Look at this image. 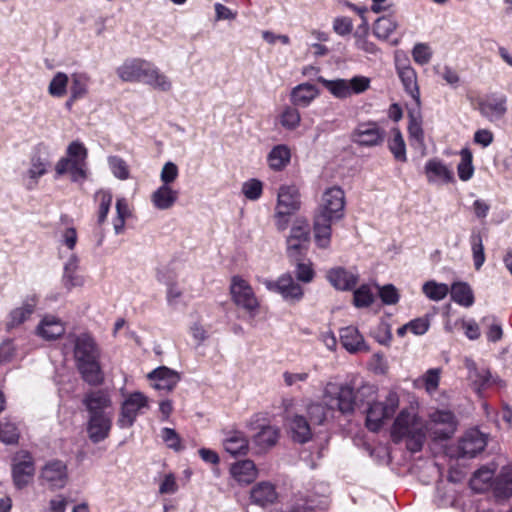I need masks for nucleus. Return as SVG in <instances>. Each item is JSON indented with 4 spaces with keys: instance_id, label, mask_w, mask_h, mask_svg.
<instances>
[{
    "instance_id": "f704fd0d",
    "label": "nucleus",
    "mask_w": 512,
    "mask_h": 512,
    "mask_svg": "<svg viewBox=\"0 0 512 512\" xmlns=\"http://www.w3.org/2000/svg\"><path fill=\"white\" fill-rule=\"evenodd\" d=\"M452 300L464 307H471L474 304V294L467 282H454L449 289Z\"/></svg>"
},
{
    "instance_id": "ddd939ff",
    "label": "nucleus",
    "mask_w": 512,
    "mask_h": 512,
    "mask_svg": "<svg viewBox=\"0 0 512 512\" xmlns=\"http://www.w3.org/2000/svg\"><path fill=\"white\" fill-rule=\"evenodd\" d=\"M67 155L73 158L70 166L71 180L78 182L86 179V170L84 168L85 160L88 155L86 147L80 141H73L67 147Z\"/></svg>"
},
{
    "instance_id": "338daca9",
    "label": "nucleus",
    "mask_w": 512,
    "mask_h": 512,
    "mask_svg": "<svg viewBox=\"0 0 512 512\" xmlns=\"http://www.w3.org/2000/svg\"><path fill=\"white\" fill-rule=\"evenodd\" d=\"M367 34L363 32V35L358 32L355 33V45L358 49L364 51L367 54L376 55L380 52V49L375 43L369 41L366 37Z\"/></svg>"
},
{
    "instance_id": "4be33fe9",
    "label": "nucleus",
    "mask_w": 512,
    "mask_h": 512,
    "mask_svg": "<svg viewBox=\"0 0 512 512\" xmlns=\"http://www.w3.org/2000/svg\"><path fill=\"white\" fill-rule=\"evenodd\" d=\"M277 497L275 486L270 482H259L250 491L251 502L261 507L273 504Z\"/></svg>"
},
{
    "instance_id": "0eeeda50",
    "label": "nucleus",
    "mask_w": 512,
    "mask_h": 512,
    "mask_svg": "<svg viewBox=\"0 0 512 512\" xmlns=\"http://www.w3.org/2000/svg\"><path fill=\"white\" fill-rule=\"evenodd\" d=\"M148 406V398L141 392L131 393L122 403L117 424L120 428L131 427L138 414Z\"/></svg>"
},
{
    "instance_id": "bf43d9fd",
    "label": "nucleus",
    "mask_w": 512,
    "mask_h": 512,
    "mask_svg": "<svg viewBox=\"0 0 512 512\" xmlns=\"http://www.w3.org/2000/svg\"><path fill=\"white\" fill-rule=\"evenodd\" d=\"M263 185L258 179L252 178L242 185V193L244 196L252 201L259 199L262 195Z\"/></svg>"
},
{
    "instance_id": "6e6552de",
    "label": "nucleus",
    "mask_w": 512,
    "mask_h": 512,
    "mask_svg": "<svg viewBox=\"0 0 512 512\" xmlns=\"http://www.w3.org/2000/svg\"><path fill=\"white\" fill-rule=\"evenodd\" d=\"M385 131L376 122L359 123L351 134V141L359 146L374 147L381 145Z\"/></svg>"
},
{
    "instance_id": "9d476101",
    "label": "nucleus",
    "mask_w": 512,
    "mask_h": 512,
    "mask_svg": "<svg viewBox=\"0 0 512 512\" xmlns=\"http://www.w3.org/2000/svg\"><path fill=\"white\" fill-rule=\"evenodd\" d=\"M21 460L12 465V478L18 490L25 488L35 474V464L28 451L21 452Z\"/></svg>"
},
{
    "instance_id": "5fc2aeb1",
    "label": "nucleus",
    "mask_w": 512,
    "mask_h": 512,
    "mask_svg": "<svg viewBox=\"0 0 512 512\" xmlns=\"http://www.w3.org/2000/svg\"><path fill=\"white\" fill-rule=\"evenodd\" d=\"M328 410L326 405L319 402L309 404L307 414L310 422L316 425H322L327 418Z\"/></svg>"
},
{
    "instance_id": "4c0bfd02",
    "label": "nucleus",
    "mask_w": 512,
    "mask_h": 512,
    "mask_svg": "<svg viewBox=\"0 0 512 512\" xmlns=\"http://www.w3.org/2000/svg\"><path fill=\"white\" fill-rule=\"evenodd\" d=\"M398 22L391 15L379 17L373 26V34L381 40H387L390 35L397 29Z\"/></svg>"
},
{
    "instance_id": "c03bdc74",
    "label": "nucleus",
    "mask_w": 512,
    "mask_h": 512,
    "mask_svg": "<svg viewBox=\"0 0 512 512\" xmlns=\"http://www.w3.org/2000/svg\"><path fill=\"white\" fill-rule=\"evenodd\" d=\"M461 160L457 166V173L462 181H468L474 174L473 156L468 148L460 152Z\"/></svg>"
},
{
    "instance_id": "c9c22d12",
    "label": "nucleus",
    "mask_w": 512,
    "mask_h": 512,
    "mask_svg": "<svg viewBox=\"0 0 512 512\" xmlns=\"http://www.w3.org/2000/svg\"><path fill=\"white\" fill-rule=\"evenodd\" d=\"M38 334L46 340H55L64 334V327L54 317H45L39 324Z\"/></svg>"
},
{
    "instance_id": "8fccbe9b",
    "label": "nucleus",
    "mask_w": 512,
    "mask_h": 512,
    "mask_svg": "<svg viewBox=\"0 0 512 512\" xmlns=\"http://www.w3.org/2000/svg\"><path fill=\"white\" fill-rule=\"evenodd\" d=\"M69 77L63 72H57L49 83L48 91L54 97H62L67 92Z\"/></svg>"
},
{
    "instance_id": "72a5a7b5",
    "label": "nucleus",
    "mask_w": 512,
    "mask_h": 512,
    "mask_svg": "<svg viewBox=\"0 0 512 512\" xmlns=\"http://www.w3.org/2000/svg\"><path fill=\"white\" fill-rule=\"evenodd\" d=\"M291 152L284 144L276 145L267 156L269 167L274 171L283 170L290 162Z\"/></svg>"
},
{
    "instance_id": "2eb2a0df",
    "label": "nucleus",
    "mask_w": 512,
    "mask_h": 512,
    "mask_svg": "<svg viewBox=\"0 0 512 512\" xmlns=\"http://www.w3.org/2000/svg\"><path fill=\"white\" fill-rule=\"evenodd\" d=\"M326 278L336 290L340 291L353 290L359 280L358 274L340 266L329 269L326 273Z\"/></svg>"
},
{
    "instance_id": "bb28decb",
    "label": "nucleus",
    "mask_w": 512,
    "mask_h": 512,
    "mask_svg": "<svg viewBox=\"0 0 512 512\" xmlns=\"http://www.w3.org/2000/svg\"><path fill=\"white\" fill-rule=\"evenodd\" d=\"M425 173L428 182L442 180L445 183H452L455 181L454 173L445 164L438 159H430L425 165Z\"/></svg>"
},
{
    "instance_id": "0e129e2a",
    "label": "nucleus",
    "mask_w": 512,
    "mask_h": 512,
    "mask_svg": "<svg viewBox=\"0 0 512 512\" xmlns=\"http://www.w3.org/2000/svg\"><path fill=\"white\" fill-rule=\"evenodd\" d=\"M412 56L419 65L428 64L432 58L430 47L425 43H417L412 50Z\"/></svg>"
},
{
    "instance_id": "f8f14e48",
    "label": "nucleus",
    "mask_w": 512,
    "mask_h": 512,
    "mask_svg": "<svg viewBox=\"0 0 512 512\" xmlns=\"http://www.w3.org/2000/svg\"><path fill=\"white\" fill-rule=\"evenodd\" d=\"M486 445L487 439L483 433L477 429L470 430L459 442L458 457L467 459L474 458L485 449Z\"/></svg>"
},
{
    "instance_id": "a18cd8bd",
    "label": "nucleus",
    "mask_w": 512,
    "mask_h": 512,
    "mask_svg": "<svg viewBox=\"0 0 512 512\" xmlns=\"http://www.w3.org/2000/svg\"><path fill=\"white\" fill-rule=\"evenodd\" d=\"M422 291L430 300L440 301L448 295L449 287L445 283L430 280L423 284Z\"/></svg>"
},
{
    "instance_id": "69168bd1",
    "label": "nucleus",
    "mask_w": 512,
    "mask_h": 512,
    "mask_svg": "<svg viewBox=\"0 0 512 512\" xmlns=\"http://www.w3.org/2000/svg\"><path fill=\"white\" fill-rule=\"evenodd\" d=\"M439 368H431L423 375V381L427 392L432 393L437 390L440 382Z\"/></svg>"
},
{
    "instance_id": "c756f323",
    "label": "nucleus",
    "mask_w": 512,
    "mask_h": 512,
    "mask_svg": "<svg viewBox=\"0 0 512 512\" xmlns=\"http://www.w3.org/2000/svg\"><path fill=\"white\" fill-rule=\"evenodd\" d=\"M355 389L350 384H342L337 388L336 400L338 410L342 414H352L357 408Z\"/></svg>"
},
{
    "instance_id": "6ab92c4d",
    "label": "nucleus",
    "mask_w": 512,
    "mask_h": 512,
    "mask_svg": "<svg viewBox=\"0 0 512 512\" xmlns=\"http://www.w3.org/2000/svg\"><path fill=\"white\" fill-rule=\"evenodd\" d=\"M478 110L482 116L489 120L500 119L507 111L506 97L490 96L487 99H480L478 101Z\"/></svg>"
},
{
    "instance_id": "6e6d98bb",
    "label": "nucleus",
    "mask_w": 512,
    "mask_h": 512,
    "mask_svg": "<svg viewBox=\"0 0 512 512\" xmlns=\"http://www.w3.org/2000/svg\"><path fill=\"white\" fill-rule=\"evenodd\" d=\"M353 302L357 308L369 307L374 302V296L368 285H361L354 290Z\"/></svg>"
},
{
    "instance_id": "7c9ffc66",
    "label": "nucleus",
    "mask_w": 512,
    "mask_h": 512,
    "mask_svg": "<svg viewBox=\"0 0 512 512\" xmlns=\"http://www.w3.org/2000/svg\"><path fill=\"white\" fill-rule=\"evenodd\" d=\"M79 267V259L72 254L64 265L62 283L64 287L71 290L74 287H80L84 284L83 276L77 273Z\"/></svg>"
},
{
    "instance_id": "f03ea898",
    "label": "nucleus",
    "mask_w": 512,
    "mask_h": 512,
    "mask_svg": "<svg viewBox=\"0 0 512 512\" xmlns=\"http://www.w3.org/2000/svg\"><path fill=\"white\" fill-rule=\"evenodd\" d=\"M426 427L423 421L407 409L401 410L396 417L391 436L395 443L406 439V448L411 453L420 452L426 442Z\"/></svg>"
},
{
    "instance_id": "680f3d73",
    "label": "nucleus",
    "mask_w": 512,
    "mask_h": 512,
    "mask_svg": "<svg viewBox=\"0 0 512 512\" xmlns=\"http://www.w3.org/2000/svg\"><path fill=\"white\" fill-rule=\"evenodd\" d=\"M280 123L286 129H295L300 123L299 111L296 108L287 107L280 116Z\"/></svg>"
},
{
    "instance_id": "5701e85b",
    "label": "nucleus",
    "mask_w": 512,
    "mask_h": 512,
    "mask_svg": "<svg viewBox=\"0 0 512 512\" xmlns=\"http://www.w3.org/2000/svg\"><path fill=\"white\" fill-rule=\"evenodd\" d=\"M301 207L300 193L295 185H283L279 188L277 208L297 212Z\"/></svg>"
},
{
    "instance_id": "423d86ee",
    "label": "nucleus",
    "mask_w": 512,
    "mask_h": 512,
    "mask_svg": "<svg viewBox=\"0 0 512 512\" xmlns=\"http://www.w3.org/2000/svg\"><path fill=\"white\" fill-rule=\"evenodd\" d=\"M345 194L338 186L328 188L322 196V203L316 214L330 216L338 221L344 217Z\"/></svg>"
},
{
    "instance_id": "79ce46f5",
    "label": "nucleus",
    "mask_w": 512,
    "mask_h": 512,
    "mask_svg": "<svg viewBox=\"0 0 512 512\" xmlns=\"http://www.w3.org/2000/svg\"><path fill=\"white\" fill-rule=\"evenodd\" d=\"M470 244L474 267L476 270H480L485 262L484 246L480 231H472L470 236Z\"/></svg>"
},
{
    "instance_id": "e433bc0d",
    "label": "nucleus",
    "mask_w": 512,
    "mask_h": 512,
    "mask_svg": "<svg viewBox=\"0 0 512 512\" xmlns=\"http://www.w3.org/2000/svg\"><path fill=\"white\" fill-rule=\"evenodd\" d=\"M317 95V89L314 85L303 83L291 92V100L293 104L300 106H307Z\"/></svg>"
},
{
    "instance_id": "cd10ccee",
    "label": "nucleus",
    "mask_w": 512,
    "mask_h": 512,
    "mask_svg": "<svg viewBox=\"0 0 512 512\" xmlns=\"http://www.w3.org/2000/svg\"><path fill=\"white\" fill-rule=\"evenodd\" d=\"M493 493L497 499L506 500L512 496V469L503 467L493 480Z\"/></svg>"
},
{
    "instance_id": "4d7b16f0",
    "label": "nucleus",
    "mask_w": 512,
    "mask_h": 512,
    "mask_svg": "<svg viewBox=\"0 0 512 512\" xmlns=\"http://www.w3.org/2000/svg\"><path fill=\"white\" fill-rule=\"evenodd\" d=\"M181 380V374L176 370L162 365V391H172Z\"/></svg>"
},
{
    "instance_id": "c85d7f7f",
    "label": "nucleus",
    "mask_w": 512,
    "mask_h": 512,
    "mask_svg": "<svg viewBox=\"0 0 512 512\" xmlns=\"http://www.w3.org/2000/svg\"><path fill=\"white\" fill-rule=\"evenodd\" d=\"M494 473V469L482 466L473 473L469 481L470 488L476 493H484L493 488Z\"/></svg>"
},
{
    "instance_id": "ea45409f",
    "label": "nucleus",
    "mask_w": 512,
    "mask_h": 512,
    "mask_svg": "<svg viewBox=\"0 0 512 512\" xmlns=\"http://www.w3.org/2000/svg\"><path fill=\"white\" fill-rule=\"evenodd\" d=\"M318 82L336 98L345 99L350 96L349 83L345 79L327 80L319 77Z\"/></svg>"
},
{
    "instance_id": "20e7f679",
    "label": "nucleus",
    "mask_w": 512,
    "mask_h": 512,
    "mask_svg": "<svg viewBox=\"0 0 512 512\" xmlns=\"http://www.w3.org/2000/svg\"><path fill=\"white\" fill-rule=\"evenodd\" d=\"M398 406L399 396L394 391L388 393L384 402L369 403L366 410V427L372 432H377L382 427L384 420L395 414Z\"/></svg>"
},
{
    "instance_id": "603ef678",
    "label": "nucleus",
    "mask_w": 512,
    "mask_h": 512,
    "mask_svg": "<svg viewBox=\"0 0 512 512\" xmlns=\"http://www.w3.org/2000/svg\"><path fill=\"white\" fill-rule=\"evenodd\" d=\"M287 255L291 260H304L310 242L302 243V241H291L290 238H287Z\"/></svg>"
},
{
    "instance_id": "a211bd4d",
    "label": "nucleus",
    "mask_w": 512,
    "mask_h": 512,
    "mask_svg": "<svg viewBox=\"0 0 512 512\" xmlns=\"http://www.w3.org/2000/svg\"><path fill=\"white\" fill-rule=\"evenodd\" d=\"M432 421L435 423V428L433 429L435 438L446 440L454 434L456 426L452 412L436 411L432 415Z\"/></svg>"
},
{
    "instance_id": "49530a36",
    "label": "nucleus",
    "mask_w": 512,
    "mask_h": 512,
    "mask_svg": "<svg viewBox=\"0 0 512 512\" xmlns=\"http://www.w3.org/2000/svg\"><path fill=\"white\" fill-rule=\"evenodd\" d=\"M408 117V133L411 141H415L421 147H424V131L420 114L415 115L413 112H409Z\"/></svg>"
},
{
    "instance_id": "a19ab883",
    "label": "nucleus",
    "mask_w": 512,
    "mask_h": 512,
    "mask_svg": "<svg viewBox=\"0 0 512 512\" xmlns=\"http://www.w3.org/2000/svg\"><path fill=\"white\" fill-rule=\"evenodd\" d=\"M20 431L17 425L5 418L0 421V441L6 445L18 444Z\"/></svg>"
},
{
    "instance_id": "a878e982",
    "label": "nucleus",
    "mask_w": 512,
    "mask_h": 512,
    "mask_svg": "<svg viewBox=\"0 0 512 512\" xmlns=\"http://www.w3.org/2000/svg\"><path fill=\"white\" fill-rule=\"evenodd\" d=\"M289 428L294 442L304 444L312 439L310 424L302 415H293L289 421Z\"/></svg>"
},
{
    "instance_id": "052dcab7",
    "label": "nucleus",
    "mask_w": 512,
    "mask_h": 512,
    "mask_svg": "<svg viewBox=\"0 0 512 512\" xmlns=\"http://www.w3.org/2000/svg\"><path fill=\"white\" fill-rule=\"evenodd\" d=\"M379 297L385 305H395L399 302L400 295L397 288L393 284H386L384 286H378Z\"/></svg>"
},
{
    "instance_id": "f3484780",
    "label": "nucleus",
    "mask_w": 512,
    "mask_h": 512,
    "mask_svg": "<svg viewBox=\"0 0 512 512\" xmlns=\"http://www.w3.org/2000/svg\"><path fill=\"white\" fill-rule=\"evenodd\" d=\"M396 70L405 92L412 97L419 107L421 100L416 71L409 64H401L398 61L396 62Z\"/></svg>"
},
{
    "instance_id": "4468645a",
    "label": "nucleus",
    "mask_w": 512,
    "mask_h": 512,
    "mask_svg": "<svg viewBox=\"0 0 512 512\" xmlns=\"http://www.w3.org/2000/svg\"><path fill=\"white\" fill-rule=\"evenodd\" d=\"M83 405L89 415H108L112 407V401L107 391L99 389L87 393L83 398Z\"/></svg>"
},
{
    "instance_id": "7ed1b4c3",
    "label": "nucleus",
    "mask_w": 512,
    "mask_h": 512,
    "mask_svg": "<svg viewBox=\"0 0 512 512\" xmlns=\"http://www.w3.org/2000/svg\"><path fill=\"white\" fill-rule=\"evenodd\" d=\"M116 72L124 82H143L155 86L159 84L157 69L142 59H128L117 68Z\"/></svg>"
},
{
    "instance_id": "393cba45",
    "label": "nucleus",
    "mask_w": 512,
    "mask_h": 512,
    "mask_svg": "<svg viewBox=\"0 0 512 512\" xmlns=\"http://www.w3.org/2000/svg\"><path fill=\"white\" fill-rule=\"evenodd\" d=\"M231 475L240 484H250L257 477V468L250 459H245L234 463L230 468Z\"/></svg>"
},
{
    "instance_id": "13d9d810",
    "label": "nucleus",
    "mask_w": 512,
    "mask_h": 512,
    "mask_svg": "<svg viewBox=\"0 0 512 512\" xmlns=\"http://www.w3.org/2000/svg\"><path fill=\"white\" fill-rule=\"evenodd\" d=\"M287 238H290L291 241H302V243L310 242V229L307 221H297L291 230L290 234Z\"/></svg>"
},
{
    "instance_id": "9b49d317",
    "label": "nucleus",
    "mask_w": 512,
    "mask_h": 512,
    "mask_svg": "<svg viewBox=\"0 0 512 512\" xmlns=\"http://www.w3.org/2000/svg\"><path fill=\"white\" fill-rule=\"evenodd\" d=\"M230 291L234 302L246 310L252 311L258 307L257 299L251 286L239 276L232 278Z\"/></svg>"
},
{
    "instance_id": "37998d69",
    "label": "nucleus",
    "mask_w": 512,
    "mask_h": 512,
    "mask_svg": "<svg viewBox=\"0 0 512 512\" xmlns=\"http://www.w3.org/2000/svg\"><path fill=\"white\" fill-rule=\"evenodd\" d=\"M392 134L393 137L388 142V148L397 161L406 162V145L402 133L398 128H393Z\"/></svg>"
},
{
    "instance_id": "b1692460",
    "label": "nucleus",
    "mask_w": 512,
    "mask_h": 512,
    "mask_svg": "<svg viewBox=\"0 0 512 512\" xmlns=\"http://www.w3.org/2000/svg\"><path fill=\"white\" fill-rule=\"evenodd\" d=\"M226 452L232 456L246 455L249 450V441L241 431H230L223 441Z\"/></svg>"
},
{
    "instance_id": "39448f33",
    "label": "nucleus",
    "mask_w": 512,
    "mask_h": 512,
    "mask_svg": "<svg viewBox=\"0 0 512 512\" xmlns=\"http://www.w3.org/2000/svg\"><path fill=\"white\" fill-rule=\"evenodd\" d=\"M67 465L58 459L49 460L41 468L39 474L40 485L48 487L50 490L62 489L68 482Z\"/></svg>"
},
{
    "instance_id": "2f4dec72",
    "label": "nucleus",
    "mask_w": 512,
    "mask_h": 512,
    "mask_svg": "<svg viewBox=\"0 0 512 512\" xmlns=\"http://www.w3.org/2000/svg\"><path fill=\"white\" fill-rule=\"evenodd\" d=\"M36 303V296L27 297L21 307L12 310L10 320L7 323V329L10 330L24 323L33 313Z\"/></svg>"
},
{
    "instance_id": "473e14b6",
    "label": "nucleus",
    "mask_w": 512,
    "mask_h": 512,
    "mask_svg": "<svg viewBox=\"0 0 512 512\" xmlns=\"http://www.w3.org/2000/svg\"><path fill=\"white\" fill-rule=\"evenodd\" d=\"M279 435L277 427L265 425L253 436V442L260 450H266L276 445Z\"/></svg>"
},
{
    "instance_id": "412c9836",
    "label": "nucleus",
    "mask_w": 512,
    "mask_h": 512,
    "mask_svg": "<svg viewBox=\"0 0 512 512\" xmlns=\"http://www.w3.org/2000/svg\"><path fill=\"white\" fill-rule=\"evenodd\" d=\"M334 220L330 216L315 214L313 222L314 239L316 245L321 249H326L330 245Z\"/></svg>"
},
{
    "instance_id": "774afa93",
    "label": "nucleus",
    "mask_w": 512,
    "mask_h": 512,
    "mask_svg": "<svg viewBox=\"0 0 512 512\" xmlns=\"http://www.w3.org/2000/svg\"><path fill=\"white\" fill-rule=\"evenodd\" d=\"M179 197V191L169 184H162V210L171 208Z\"/></svg>"
},
{
    "instance_id": "aec40b11",
    "label": "nucleus",
    "mask_w": 512,
    "mask_h": 512,
    "mask_svg": "<svg viewBox=\"0 0 512 512\" xmlns=\"http://www.w3.org/2000/svg\"><path fill=\"white\" fill-rule=\"evenodd\" d=\"M340 342L350 353L360 351L368 352L370 350L369 346L365 343L364 337L360 334L358 329L353 326H348L340 330Z\"/></svg>"
},
{
    "instance_id": "864d4df0",
    "label": "nucleus",
    "mask_w": 512,
    "mask_h": 512,
    "mask_svg": "<svg viewBox=\"0 0 512 512\" xmlns=\"http://www.w3.org/2000/svg\"><path fill=\"white\" fill-rule=\"evenodd\" d=\"M48 161L38 154H34L31 158V167L28 170L29 177L34 180V185L38 179L47 172Z\"/></svg>"
},
{
    "instance_id": "1a4fd4ad",
    "label": "nucleus",
    "mask_w": 512,
    "mask_h": 512,
    "mask_svg": "<svg viewBox=\"0 0 512 512\" xmlns=\"http://www.w3.org/2000/svg\"><path fill=\"white\" fill-rule=\"evenodd\" d=\"M269 291L280 294L285 301L295 303L302 299L303 289L300 284L294 281L291 274L281 275L276 281H265Z\"/></svg>"
},
{
    "instance_id": "e2e57ef3",
    "label": "nucleus",
    "mask_w": 512,
    "mask_h": 512,
    "mask_svg": "<svg viewBox=\"0 0 512 512\" xmlns=\"http://www.w3.org/2000/svg\"><path fill=\"white\" fill-rule=\"evenodd\" d=\"M296 263L295 276L298 281L309 283L313 280L315 272L311 263H304L303 260H292Z\"/></svg>"
},
{
    "instance_id": "3c124183",
    "label": "nucleus",
    "mask_w": 512,
    "mask_h": 512,
    "mask_svg": "<svg viewBox=\"0 0 512 512\" xmlns=\"http://www.w3.org/2000/svg\"><path fill=\"white\" fill-rule=\"evenodd\" d=\"M108 165L112 172V174L120 179L126 180L130 176L129 166L124 159L119 156H109L108 157Z\"/></svg>"
},
{
    "instance_id": "09e8293b",
    "label": "nucleus",
    "mask_w": 512,
    "mask_h": 512,
    "mask_svg": "<svg viewBox=\"0 0 512 512\" xmlns=\"http://www.w3.org/2000/svg\"><path fill=\"white\" fill-rule=\"evenodd\" d=\"M95 199L99 201L98 224H103L107 218L112 203V194L108 190H99L95 194Z\"/></svg>"
},
{
    "instance_id": "de8ad7c7",
    "label": "nucleus",
    "mask_w": 512,
    "mask_h": 512,
    "mask_svg": "<svg viewBox=\"0 0 512 512\" xmlns=\"http://www.w3.org/2000/svg\"><path fill=\"white\" fill-rule=\"evenodd\" d=\"M162 442L175 453H180L185 449L181 436L173 428H162Z\"/></svg>"
},
{
    "instance_id": "f257e3e1",
    "label": "nucleus",
    "mask_w": 512,
    "mask_h": 512,
    "mask_svg": "<svg viewBox=\"0 0 512 512\" xmlns=\"http://www.w3.org/2000/svg\"><path fill=\"white\" fill-rule=\"evenodd\" d=\"M74 358L82 379L89 385H100L104 376L99 358L100 351L95 340L88 334L79 335L74 344Z\"/></svg>"
},
{
    "instance_id": "58836bf2",
    "label": "nucleus",
    "mask_w": 512,
    "mask_h": 512,
    "mask_svg": "<svg viewBox=\"0 0 512 512\" xmlns=\"http://www.w3.org/2000/svg\"><path fill=\"white\" fill-rule=\"evenodd\" d=\"M90 76L85 72H75L71 74L70 94L73 98H84L88 93Z\"/></svg>"
},
{
    "instance_id": "dca6fc26",
    "label": "nucleus",
    "mask_w": 512,
    "mask_h": 512,
    "mask_svg": "<svg viewBox=\"0 0 512 512\" xmlns=\"http://www.w3.org/2000/svg\"><path fill=\"white\" fill-rule=\"evenodd\" d=\"M112 427V415H89L87 433L93 443L105 440Z\"/></svg>"
}]
</instances>
